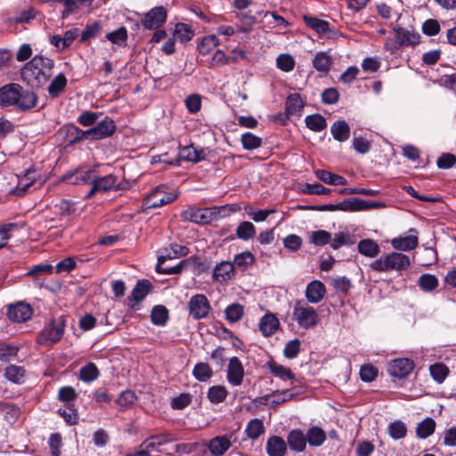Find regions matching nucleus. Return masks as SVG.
<instances>
[{"instance_id": "1", "label": "nucleus", "mask_w": 456, "mask_h": 456, "mask_svg": "<svg viewBox=\"0 0 456 456\" xmlns=\"http://www.w3.org/2000/svg\"><path fill=\"white\" fill-rule=\"evenodd\" d=\"M53 66L52 59L36 55L22 68L21 77L31 86H41L52 77Z\"/></svg>"}, {"instance_id": "2", "label": "nucleus", "mask_w": 456, "mask_h": 456, "mask_svg": "<svg viewBox=\"0 0 456 456\" xmlns=\"http://www.w3.org/2000/svg\"><path fill=\"white\" fill-rule=\"evenodd\" d=\"M37 102L33 92L23 90L18 84L11 83L0 88L1 106L17 105L21 110H28L34 108Z\"/></svg>"}, {"instance_id": "3", "label": "nucleus", "mask_w": 456, "mask_h": 456, "mask_svg": "<svg viewBox=\"0 0 456 456\" xmlns=\"http://www.w3.org/2000/svg\"><path fill=\"white\" fill-rule=\"evenodd\" d=\"M73 175L75 179L72 183L93 182V185L86 198H90L96 192L106 191L118 187L117 177L112 175L96 178L93 170L78 169Z\"/></svg>"}, {"instance_id": "4", "label": "nucleus", "mask_w": 456, "mask_h": 456, "mask_svg": "<svg viewBox=\"0 0 456 456\" xmlns=\"http://www.w3.org/2000/svg\"><path fill=\"white\" fill-rule=\"evenodd\" d=\"M188 253L189 249L185 246L176 243L170 244L168 247H166L159 251L158 256L157 271L160 273L166 274L180 273L183 265H185V261H182L179 265L169 268L163 267V265L168 259L185 256L188 255Z\"/></svg>"}, {"instance_id": "5", "label": "nucleus", "mask_w": 456, "mask_h": 456, "mask_svg": "<svg viewBox=\"0 0 456 456\" xmlns=\"http://www.w3.org/2000/svg\"><path fill=\"white\" fill-rule=\"evenodd\" d=\"M411 265L410 257L401 252H391L380 256L370 264V268L377 272L407 270Z\"/></svg>"}, {"instance_id": "6", "label": "nucleus", "mask_w": 456, "mask_h": 456, "mask_svg": "<svg viewBox=\"0 0 456 456\" xmlns=\"http://www.w3.org/2000/svg\"><path fill=\"white\" fill-rule=\"evenodd\" d=\"M292 317L300 328L306 330L315 327L320 321L317 311L302 300L295 302Z\"/></svg>"}, {"instance_id": "7", "label": "nucleus", "mask_w": 456, "mask_h": 456, "mask_svg": "<svg viewBox=\"0 0 456 456\" xmlns=\"http://www.w3.org/2000/svg\"><path fill=\"white\" fill-rule=\"evenodd\" d=\"M66 321L63 316L53 319L42 330L37 342L44 346H52L60 341L64 334Z\"/></svg>"}, {"instance_id": "8", "label": "nucleus", "mask_w": 456, "mask_h": 456, "mask_svg": "<svg viewBox=\"0 0 456 456\" xmlns=\"http://www.w3.org/2000/svg\"><path fill=\"white\" fill-rule=\"evenodd\" d=\"M396 35L395 37L387 38L385 43L386 50L395 53L400 47L404 45H415L419 43L420 36L419 33L403 28L402 27L395 28Z\"/></svg>"}, {"instance_id": "9", "label": "nucleus", "mask_w": 456, "mask_h": 456, "mask_svg": "<svg viewBox=\"0 0 456 456\" xmlns=\"http://www.w3.org/2000/svg\"><path fill=\"white\" fill-rule=\"evenodd\" d=\"M116 129L114 122L111 119L106 118L99 122L94 127L83 131L77 128H74L77 132L76 138L72 141L80 140L83 138L100 140L111 135Z\"/></svg>"}, {"instance_id": "10", "label": "nucleus", "mask_w": 456, "mask_h": 456, "mask_svg": "<svg viewBox=\"0 0 456 456\" xmlns=\"http://www.w3.org/2000/svg\"><path fill=\"white\" fill-rule=\"evenodd\" d=\"M189 314L194 320L206 318L210 310L211 305L204 294H196L192 296L188 302Z\"/></svg>"}, {"instance_id": "11", "label": "nucleus", "mask_w": 456, "mask_h": 456, "mask_svg": "<svg viewBox=\"0 0 456 456\" xmlns=\"http://www.w3.org/2000/svg\"><path fill=\"white\" fill-rule=\"evenodd\" d=\"M167 20V10L163 6H157L144 13L141 19L142 27L146 29H157Z\"/></svg>"}, {"instance_id": "12", "label": "nucleus", "mask_w": 456, "mask_h": 456, "mask_svg": "<svg viewBox=\"0 0 456 456\" xmlns=\"http://www.w3.org/2000/svg\"><path fill=\"white\" fill-rule=\"evenodd\" d=\"M176 197L177 195L175 193L167 192L164 187H158L145 199V205L148 208H159L171 203Z\"/></svg>"}, {"instance_id": "13", "label": "nucleus", "mask_w": 456, "mask_h": 456, "mask_svg": "<svg viewBox=\"0 0 456 456\" xmlns=\"http://www.w3.org/2000/svg\"><path fill=\"white\" fill-rule=\"evenodd\" d=\"M244 367L240 360L233 356L229 360L227 366V381L233 387L240 386L244 379Z\"/></svg>"}, {"instance_id": "14", "label": "nucleus", "mask_w": 456, "mask_h": 456, "mask_svg": "<svg viewBox=\"0 0 456 456\" xmlns=\"http://www.w3.org/2000/svg\"><path fill=\"white\" fill-rule=\"evenodd\" d=\"M413 362L407 358H398L388 362L387 371L395 378H404L413 370Z\"/></svg>"}, {"instance_id": "15", "label": "nucleus", "mask_w": 456, "mask_h": 456, "mask_svg": "<svg viewBox=\"0 0 456 456\" xmlns=\"http://www.w3.org/2000/svg\"><path fill=\"white\" fill-rule=\"evenodd\" d=\"M33 314L30 305L18 302L9 306L7 311L8 318L15 322H22L29 320Z\"/></svg>"}, {"instance_id": "16", "label": "nucleus", "mask_w": 456, "mask_h": 456, "mask_svg": "<svg viewBox=\"0 0 456 456\" xmlns=\"http://www.w3.org/2000/svg\"><path fill=\"white\" fill-rule=\"evenodd\" d=\"M325 285L318 280H314L307 284L305 291V296L308 303L318 304L326 296Z\"/></svg>"}, {"instance_id": "17", "label": "nucleus", "mask_w": 456, "mask_h": 456, "mask_svg": "<svg viewBox=\"0 0 456 456\" xmlns=\"http://www.w3.org/2000/svg\"><path fill=\"white\" fill-rule=\"evenodd\" d=\"M213 456H223L232 446L231 437L217 436L210 439L207 444Z\"/></svg>"}, {"instance_id": "18", "label": "nucleus", "mask_w": 456, "mask_h": 456, "mask_svg": "<svg viewBox=\"0 0 456 456\" xmlns=\"http://www.w3.org/2000/svg\"><path fill=\"white\" fill-rule=\"evenodd\" d=\"M234 265L232 262L222 261L216 265L213 272V280L223 283L232 280L234 277Z\"/></svg>"}, {"instance_id": "19", "label": "nucleus", "mask_w": 456, "mask_h": 456, "mask_svg": "<svg viewBox=\"0 0 456 456\" xmlns=\"http://www.w3.org/2000/svg\"><path fill=\"white\" fill-rule=\"evenodd\" d=\"M258 326L265 337H270L278 330L280 322L273 314L268 313L260 319Z\"/></svg>"}, {"instance_id": "20", "label": "nucleus", "mask_w": 456, "mask_h": 456, "mask_svg": "<svg viewBox=\"0 0 456 456\" xmlns=\"http://www.w3.org/2000/svg\"><path fill=\"white\" fill-rule=\"evenodd\" d=\"M419 238L416 234L396 237L391 240L392 247L399 251H410L417 248Z\"/></svg>"}, {"instance_id": "21", "label": "nucleus", "mask_w": 456, "mask_h": 456, "mask_svg": "<svg viewBox=\"0 0 456 456\" xmlns=\"http://www.w3.org/2000/svg\"><path fill=\"white\" fill-rule=\"evenodd\" d=\"M207 157V153L205 150L196 149L193 145L184 146L180 149L179 158L180 159L191 161V162H200L205 159Z\"/></svg>"}, {"instance_id": "22", "label": "nucleus", "mask_w": 456, "mask_h": 456, "mask_svg": "<svg viewBox=\"0 0 456 456\" xmlns=\"http://www.w3.org/2000/svg\"><path fill=\"white\" fill-rule=\"evenodd\" d=\"M287 451L286 442L280 436H273L266 442V452L269 456H284Z\"/></svg>"}, {"instance_id": "23", "label": "nucleus", "mask_w": 456, "mask_h": 456, "mask_svg": "<svg viewBox=\"0 0 456 456\" xmlns=\"http://www.w3.org/2000/svg\"><path fill=\"white\" fill-rule=\"evenodd\" d=\"M288 444L290 450L295 452H303L306 446V436L299 429L290 431L287 437Z\"/></svg>"}, {"instance_id": "24", "label": "nucleus", "mask_w": 456, "mask_h": 456, "mask_svg": "<svg viewBox=\"0 0 456 456\" xmlns=\"http://www.w3.org/2000/svg\"><path fill=\"white\" fill-rule=\"evenodd\" d=\"M333 138L338 142H346L350 136V127L345 120H338L330 126Z\"/></svg>"}, {"instance_id": "25", "label": "nucleus", "mask_w": 456, "mask_h": 456, "mask_svg": "<svg viewBox=\"0 0 456 456\" xmlns=\"http://www.w3.org/2000/svg\"><path fill=\"white\" fill-rule=\"evenodd\" d=\"M294 395L288 389L282 391L273 392L272 395H267L261 399L265 402L266 405L275 407L284 402L291 400Z\"/></svg>"}, {"instance_id": "26", "label": "nucleus", "mask_w": 456, "mask_h": 456, "mask_svg": "<svg viewBox=\"0 0 456 456\" xmlns=\"http://www.w3.org/2000/svg\"><path fill=\"white\" fill-rule=\"evenodd\" d=\"M358 251L368 257H375L379 255L380 248L374 240L365 239L359 241Z\"/></svg>"}, {"instance_id": "27", "label": "nucleus", "mask_w": 456, "mask_h": 456, "mask_svg": "<svg viewBox=\"0 0 456 456\" xmlns=\"http://www.w3.org/2000/svg\"><path fill=\"white\" fill-rule=\"evenodd\" d=\"M182 216L184 220L196 224H206L209 221L207 209H188L183 212Z\"/></svg>"}, {"instance_id": "28", "label": "nucleus", "mask_w": 456, "mask_h": 456, "mask_svg": "<svg viewBox=\"0 0 456 456\" xmlns=\"http://www.w3.org/2000/svg\"><path fill=\"white\" fill-rule=\"evenodd\" d=\"M151 283L148 280L139 281L134 288L129 299L135 302L142 300L151 289Z\"/></svg>"}, {"instance_id": "29", "label": "nucleus", "mask_w": 456, "mask_h": 456, "mask_svg": "<svg viewBox=\"0 0 456 456\" xmlns=\"http://www.w3.org/2000/svg\"><path fill=\"white\" fill-rule=\"evenodd\" d=\"M315 175L321 181L328 184L345 185L346 183V179L345 177L326 170H316Z\"/></svg>"}, {"instance_id": "30", "label": "nucleus", "mask_w": 456, "mask_h": 456, "mask_svg": "<svg viewBox=\"0 0 456 456\" xmlns=\"http://www.w3.org/2000/svg\"><path fill=\"white\" fill-rule=\"evenodd\" d=\"M332 59L325 52L317 53L313 60V66L320 72H327L330 70Z\"/></svg>"}, {"instance_id": "31", "label": "nucleus", "mask_w": 456, "mask_h": 456, "mask_svg": "<svg viewBox=\"0 0 456 456\" xmlns=\"http://www.w3.org/2000/svg\"><path fill=\"white\" fill-rule=\"evenodd\" d=\"M255 262L254 255L249 251H244L242 253L237 254L234 258L232 265L234 268L237 267L241 271L247 270L249 266H251Z\"/></svg>"}, {"instance_id": "32", "label": "nucleus", "mask_w": 456, "mask_h": 456, "mask_svg": "<svg viewBox=\"0 0 456 456\" xmlns=\"http://www.w3.org/2000/svg\"><path fill=\"white\" fill-rule=\"evenodd\" d=\"M436 429V421L431 418L422 420L416 428V435L420 439L430 436Z\"/></svg>"}, {"instance_id": "33", "label": "nucleus", "mask_w": 456, "mask_h": 456, "mask_svg": "<svg viewBox=\"0 0 456 456\" xmlns=\"http://www.w3.org/2000/svg\"><path fill=\"white\" fill-rule=\"evenodd\" d=\"M311 446H320L326 440L325 432L319 427H312L305 435Z\"/></svg>"}, {"instance_id": "34", "label": "nucleus", "mask_w": 456, "mask_h": 456, "mask_svg": "<svg viewBox=\"0 0 456 456\" xmlns=\"http://www.w3.org/2000/svg\"><path fill=\"white\" fill-rule=\"evenodd\" d=\"M225 318L226 320L231 322H237L240 320H241L243 314H244V307L242 305L238 303H233L229 305L225 310Z\"/></svg>"}, {"instance_id": "35", "label": "nucleus", "mask_w": 456, "mask_h": 456, "mask_svg": "<svg viewBox=\"0 0 456 456\" xmlns=\"http://www.w3.org/2000/svg\"><path fill=\"white\" fill-rule=\"evenodd\" d=\"M245 432L250 439H257L265 432L263 421L259 419H251L248 423Z\"/></svg>"}, {"instance_id": "36", "label": "nucleus", "mask_w": 456, "mask_h": 456, "mask_svg": "<svg viewBox=\"0 0 456 456\" xmlns=\"http://www.w3.org/2000/svg\"><path fill=\"white\" fill-rule=\"evenodd\" d=\"M219 45L216 35H208L204 37L198 45L200 53L203 55L208 54L213 49Z\"/></svg>"}, {"instance_id": "37", "label": "nucleus", "mask_w": 456, "mask_h": 456, "mask_svg": "<svg viewBox=\"0 0 456 456\" xmlns=\"http://www.w3.org/2000/svg\"><path fill=\"white\" fill-rule=\"evenodd\" d=\"M35 175L33 171L28 170L27 173L19 177L17 187L15 188V194L22 195L27 192L28 189L34 183Z\"/></svg>"}, {"instance_id": "38", "label": "nucleus", "mask_w": 456, "mask_h": 456, "mask_svg": "<svg viewBox=\"0 0 456 456\" xmlns=\"http://www.w3.org/2000/svg\"><path fill=\"white\" fill-rule=\"evenodd\" d=\"M25 376V370L20 366L9 365L4 370V377L13 383H21Z\"/></svg>"}, {"instance_id": "39", "label": "nucleus", "mask_w": 456, "mask_h": 456, "mask_svg": "<svg viewBox=\"0 0 456 456\" xmlns=\"http://www.w3.org/2000/svg\"><path fill=\"white\" fill-rule=\"evenodd\" d=\"M67 79L63 74L57 75L48 86V93L52 97H57L66 87Z\"/></svg>"}, {"instance_id": "40", "label": "nucleus", "mask_w": 456, "mask_h": 456, "mask_svg": "<svg viewBox=\"0 0 456 456\" xmlns=\"http://www.w3.org/2000/svg\"><path fill=\"white\" fill-rule=\"evenodd\" d=\"M304 103L297 94H290L286 102V112L289 116L298 113L303 108Z\"/></svg>"}, {"instance_id": "41", "label": "nucleus", "mask_w": 456, "mask_h": 456, "mask_svg": "<svg viewBox=\"0 0 456 456\" xmlns=\"http://www.w3.org/2000/svg\"><path fill=\"white\" fill-rule=\"evenodd\" d=\"M236 235L240 240H248L256 235V227L252 223L244 221L238 225Z\"/></svg>"}, {"instance_id": "42", "label": "nucleus", "mask_w": 456, "mask_h": 456, "mask_svg": "<svg viewBox=\"0 0 456 456\" xmlns=\"http://www.w3.org/2000/svg\"><path fill=\"white\" fill-rule=\"evenodd\" d=\"M194 33L189 25L184 23H178L175 26L173 37L175 40L178 39L182 43H185L190 41Z\"/></svg>"}, {"instance_id": "43", "label": "nucleus", "mask_w": 456, "mask_h": 456, "mask_svg": "<svg viewBox=\"0 0 456 456\" xmlns=\"http://www.w3.org/2000/svg\"><path fill=\"white\" fill-rule=\"evenodd\" d=\"M192 374L196 379L204 382L208 380L212 377L213 371L208 363L200 362L194 366Z\"/></svg>"}, {"instance_id": "44", "label": "nucleus", "mask_w": 456, "mask_h": 456, "mask_svg": "<svg viewBox=\"0 0 456 456\" xmlns=\"http://www.w3.org/2000/svg\"><path fill=\"white\" fill-rule=\"evenodd\" d=\"M305 125L309 129L320 132L327 126V122L322 115L314 114L305 118Z\"/></svg>"}, {"instance_id": "45", "label": "nucleus", "mask_w": 456, "mask_h": 456, "mask_svg": "<svg viewBox=\"0 0 456 456\" xmlns=\"http://www.w3.org/2000/svg\"><path fill=\"white\" fill-rule=\"evenodd\" d=\"M240 142L243 148L248 151L257 149L262 144V139L249 132L241 135Z\"/></svg>"}, {"instance_id": "46", "label": "nucleus", "mask_w": 456, "mask_h": 456, "mask_svg": "<svg viewBox=\"0 0 456 456\" xmlns=\"http://www.w3.org/2000/svg\"><path fill=\"white\" fill-rule=\"evenodd\" d=\"M309 240L315 246L322 247L330 242L331 233L324 230L314 231L309 234Z\"/></svg>"}, {"instance_id": "47", "label": "nucleus", "mask_w": 456, "mask_h": 456, "mask_svg": "<svg viewBox=\"0 0 456 456\" xmlns=\"http://www.w3.org/2000/svg\"><path fill=\"white\" fill-rule=\"evenodd\" d=\"M227 390L224 386H213L208 389V398L213 403H220L225 400Z\"/></svg>"}, {"instance_id": "48", "label": "nucleus", "mask_w": 456, "mask_h": 456, "mask_svg": "<svg viewBox=\"0 0 456 456\" xmlns=\"http://www.w3.org/2000/svg\"><path fill=\"white\" fill-rule=\"evenodd\" d=\"M137 397L133 391L126 390L119 395V396L116 400V403L119 406L120 410L124 411L131 407L134 403Z\"/></svg>"}, {"instance_id": "49", "label": "nucleus", "mask_w": 456, "mask_h": 456, "mask_svg": "<svg viewBox=\"0 0 456 456\" xmlns=\"http://www.w3.org/2000/svg\"><path fill=\"white\" fill-rule=\"evenodd\" d=\"M305 21L308 27L320 35H325L329 30V23L325 20L313 17H305Z\"/></svg>"}, {"instance_id": "50", "label": "nucleus", "mask_w": 456, "mask_h": 456, "mask_svg": "<svg viewBox=\"0 0 456 456\" xmlns=\"http://www.w3.org/2000/svg\"><path fill=\"white\" fill-rule=\"evenodd\" d=\"M106 37L118 46H124L127 39V31L124 27L118 28L115 31L108 33Z\"/></svg>"}, {"instance_id": "51", "label": "nucleus", "mask_w": 456, "mask_h": 456, "mask_svg": "<svg viewBox=\"0 0 456 456\" xmlns=\"http://www.w3.org/2000/svg\"><path fill=\"white\" fill-rule=\"evenodd\" d=\"M99 376V370L94 363H88L82 367L79 371V378L83 381L91 382Z\"/></svg>"}, {"instance_id": "52", "label": "nucleus", "mask_w": 456, "mask_h": 456, "mask_svg": "<svg viewBox=\"0 0 456 456\" xmlns=\"http://www.w3.org/2000/svg\"><path fill=\"white\" fill-rule=\"evenodd\" d=\"M240 60V57L237 56H228L222 50H217L212 59H211V66H220L225 65L229 62H237Z\"/></svg>"}, {"instance_id": "53", "label": "nucleus", "mask_w": 456, "mask_h": 456, "mask_svg": "<svg viewBox=\"0 0 456 456\" xmlns=\"http://www.w3.org/2000/svg\"><path fill=\"white\" fill-rule=\"evenodd\" d=\"M421 289L425 291L434 290L438 286V280L433 274H422L418 281Z\"/></svg>"}, {"instance_id": "54", "label": "nucleus", "mask_w": 456, "mask_h": 456, "mask_svg": "<svg viewBox=\"0 0 456 456\" xmlns=\"http://www.w3.org/2000/svg\"><path fill=\"white\" fill-rule=\"evenodd\" d=\"M429 370L432 378L438 383L444 382L449 373L448 368L443 363L431 365L429 367Z\"/></svg>"}, {"instance_id": "55", "label": "nucleus", "mask_w": 456, "mask_h": 456, "mask_svg": "<svg viewBox=\"0 0 456 456\" xmlns=\"http://www.w3.org/2000/svg\"><path fill=\"white\" fill-rule=\"evenodd\" d=\"M270 370L282 380L294 379L295 378V375L289 368L275 362L270 364Z\"/></svg>"}, {"instance_id": "56", "label": "nucleus", "mask_w": 456, "mask_h": 456, "mask_svg": "<svg viewBox=\"0 0 456 456\" xmlns=\"http://www.w3.org/2000/svg\"><path fill=\"white\" fill-rule=\"evenodd\" d=\"M151 321L156 325H164L168 318L167 310L163 305H157L151 311Z\"/></svg>"}, {"instance_id": "57", "label": "nucleus", "mask_w": 456, "mask_h": 456, "mask_svg": "<svg viewBox=\"0 0 456 456\" xmlns=\"http://www.w3.org/2000/svg\"><path fill=\"white\" fill-rule=\"evenodd\" d=\"M388 431L392 438L401 439L406 436L407 428L403 422L396 420L389 425Z\"/></svg>"}, {"instance_id": "58", "label": "nucleus", "mask_w": 456, "mask_h": 456, "mask_svg": "<svg viewBox=\"0 0 456 456\" xmlns=\"http://www.w3.org/2000/svg\"><path fill=\"white\" fill-rule=\"evenodd\" d=\"M276 64L282 71L289 72L294 69L295 61L291 55L282 53L276 58Z\"/></svg>"}, {"instance_id": "59", "label": "nucleus", "mask_w": 456, "mask_h": 456, "mask_svg": "<svg viewBox=\"0 0 456 456\" xmlns=\"http://www.w3.org/2000/svg\"><path fill=\"white\" fill-rule=\"evenodd\" d=\"M300 340L297 338L289 341L283 350L284 356L288 359L296 358L300 351Z\"/></svg>"}, {"instance_id": "60", "label": "nucleus", "mask_w": 456, "mask_h": 456, "mask_svg": "<svg viewBox=\"0 0 456 456\" xmlns=\"http://www.w3.org/2000/svg\"><path fill=\"white\" fill-rule=\"evenodd\" d=\"M58 397L61 402L67 403V406L73 405L72 403L77 398V393L71 387H63L59 390Z\"/></svg>"}, {"instance_id": "61", "label": "nucleus", "mask_w": 456, "mask_h": 456, "mask_svg": "<svg viewBox=\"0 0 456 456\" xmlns=\"http://www.w3.org/2000/svg\"><path fill=\"white\" fill-rule=\"evenodd\" d=\"M53 270V266L50 264H39L32 266L27 273V275L34 279H37L41 274L52 273Z\"/></svg>"}, {"instance_id": "62", "label": "nucleus", "mask_w": 456, "mask_h": 456, "mask_svg": "<svg viewBox=\"0 0 456 456\" xmlns=\"http://www.w3.org/2000/svg\"><path fill=\"white\" fill-rule=\"evenodd\" d=\"M68 409L59 410V414L65 419V421L69 425L77 424L78 420V415L76 410L73 408V405H68Z\"/></svg>"}, {"instance_id": "63", "label": "nucleus", "mask_w": 456, "mask_h": 456, "mask_svg": "<svg viewBox=\"0 0 456 456\" xmlns=\"http://www.w3.org/2000/svg\"><path fill=\"white\" fill-rule=\"evenodd\" d=\"M378 376V370L370 364L362 366L360 370V377L363 381L370 382Z\"/></svg>"}, {"instance_id": "64", "label": "nucleus", "mask_w": 456, "mask_h": 456, "mask_svg": "<svg viewBox=\"0 0 456 456\" xmlns=\"http://www.w3.org/2000/svg\"><path fill=\"white\" fill-rule=\"evenodd\" d=\"M18 347L12 345H3L0 346V360L10 361L18 354Z\"/></svg>"}]
</instances>
